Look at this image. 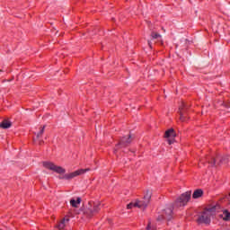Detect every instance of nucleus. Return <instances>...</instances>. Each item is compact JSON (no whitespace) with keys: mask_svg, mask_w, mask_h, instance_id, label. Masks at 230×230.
Returning a JSON list of instances; mask_svg holds the SVG:
<instances>
[{"mask_svg":"<svg viewBox=\"0 0 230 230\" xmlns=\"http://www.w3.org/2000/svg\"><path fill=\"white\" fill-rule=\"evenodd\" d=\"M150 199H152V192L147 190L144 196L143 200H137L136 202H131L127 205L128 209H132L133 208H138L139 209H146L148 204H150Z\"/></svg>","mask_w":230,"mask_h":230,"instance_id":"nucleus-1","label":"nucleus"},{"mask_svg":"<svg viewBox=\"0 0 230 230\" xmlns=\"http://www.w3.org/2000/svg\"><path fill=\"white\" fill-rule=\"evenodd\" d=\"M214 213H215V208L206 209L198 216L196 222L198 224H210L211 217H213Z\"/></svg>","mask_w":230,"mask_h":230,"instance_id":"nucleus-2","label":"nucleus"},{"mask_svg":"<svg viewBox=\"0 0 230 230\" xmlns=\"http://www.w3.org/2000/svg\"><path fill=\"white\" fill-rule=\"evenodd\" d=\"M191 199V191L181 194L175 201L174 208H184Z\"/></svg>","mask_w":230,"mask_h":230,"instance_id":"nucleus-3","label":"nucleus"},{"mask_svg":"<svg viewBox=\"0 0 230 230\" xmlns=\"http://www.w3.org/2000/svg\"><path fill=\"white\" fill-rule=\"evenodd\" d=\"M91 169H79L74 172H70L68 174H65L63 176H60L59 179H65L66 181H69L71 179H75V177H78V175H84L86 172H90Z\"/></svg>","mask_w":230,"mask_h":230,"instance_id":"nucleus-4","label":"nucleus"},{"mask_svg":"<svg viewBox=\"0 0 230 230\" xmlns=\"http://www.w3.org/2000/svg\"><path fill=\"white\" fill-rule=\"evenodd\" d=\"M44 168H47V170H51L52 172H56V173H66V169L55 165V164L51 162H43Z\"/></svg>","mask_w":230,"mask_h":230,"instance_id":"nucleus-5","label":"nucleus"},{"mask_svg":"<svg viewBox=\"0 0 230 230\" xmlns=\"http://www.w3.org/2000/svg\"><path fill=\"white\" fill-rule=\"evenodd\" d=\"M100 206H102L100 203H93V205L89 203L88 209L85 212L87 217H93V215H96V213L100 211Z\"/></svg>","mask_w":230,"mask_h":230,"instance_id":"nucleus-6","label":"nucleus"},{"mask_svg":"<svg viewBox=\"0 0 230 230\" xmlns=\"http://www.w3.org/2000/svg\"><path fill=\"white\" fill-rule=\"evenodd\" d=\"M173 213V208L168 207L165 209H164V212L161 216L158 217L157 220H170L172 218V215Z\"/></svg>","mask_w":230,"mask_h":230,"instance_id":"nucleus-7","label":"nucleus"},{"mask_svg":"<svg viewBox=\"0 0 230 230\" xmlns=\"http://www.w3.org/2000/svg\"><path fill=\"white\" fill-rule=\"evenodd\" d=\"M177 137V134L175 133V130L173 128H171L167 131H165L164 137L168 138L169 145L173 144V138Z\"/></svg>","mask_w":230,"mask_h":230,"instance_id":"nucleus-8","label":"nucleus"},{"mask_svg":"<svg viewBox=\"0 0 230 230\" xmlns=\"http://www.w3.org/2000/svg\"><path fill=\"white\" fill-rule=\"evenodd\" d=\"M132 139H134V135H128V137H123L119 142L121 146H127L132 143Z\"/></svg>","mask_w":230,"mask_h":230,"instance_id":"nucleus-9","label":"nucleus"},{"mask_svg":"<svg viewBox=\"0 0 230 230\" xmlns=\"http://www.w3.org/2000/svg\"><path fill=\"white\" fill-rule=\"evenodd\" d=\"M221 218L225 220V222H229L230 220V212L228 210H224L223 214L220 215Z\"/></svg>","mask_w":230,"mask_h":230,"instance_id":"nucleus-10","label":"nucleus"},{"mask_svg":"<svg viewBox=\"0 0 230 230\" xmlns=\"http://www.w3.org/2000/svg\"><path fill=\"white\" fill-rule=\"evenodd\" d=\"M80 202H82V199L77 198L76 199H71L70 204L72 208H78L80 206Z\"/></svg>","mask_w":230,"mask_h":230,"instance_id":"nucleus-11","label":"nucleus"},{"mask_svg":"<svg viewBox=\"0 0 230 230\" xmlns=\"http://www.w3.org/2000/svg\"><path fill=\"white\" fill-rule=\"evenodd\" d=\"M203 193L204 192L202 191V190H200V189L196 190L192 194V199H200V197H202Z\"/></svg>","mask_w":230,"mask_h":230,"instance_id":"nucleus-12","label":"nucleus"},{"mask_svg":"<svg viewBox=\"0 0 230 230\" xmlns=\"http://www.w3.org/2000/svg\"><path fill=\"white\" fill-rule=\"evenodd\" d=\"M0 127L2 128H10L12 127V122L8 121V120H4L1 124Z\"/></svg>","mask_w":230,"mask_h":230,"instance_id":"nucleus-13","label":"nucleus"},{"mask_svg":"<svg viewBox=\"0 0 230 230\" xmlns=\"http://www.w3.org/2000/svg\"><path fill=\"white\" fill-rule=\"evenodd\" d=\"M180 119L181 121H187L186 114L182 111V107H180Z\"/></svg>","mask_w":230,"mask_h":230,"instance_id":"nucleus-14","label":"nucleus"},{"mask_svg":"<svg viewBox=\"0 0 230 230\" xmlns=\"http://www.w3.org/2000/svg\"><path fill=\"white\" fill-rule=\"evenodd\" d=\"M66 227V219H62L60 223L58 225V229H64Z\"/></svg>","mask_w":230,"mask_h":230,"instance_id":"nucleus-15","label":"nucleus"},{"mask_svg":"<svg viewBox=\"0 0 230 230\" xmlns=\"http://www.w3.org/2000/svg\"><path fill=\"white\" fill-rule=\"evenodd\" d=\"M151 37H152V39H161V34H159L157 32H152Z\"/></svg>","mask_w":230,"mask_h":230,"instance_id":"nucleus-16","label":"nucleus"},{"mask_svg":"<svg viewBox=\"0 0 230 230\" xmlns=\"http://www.w3.org/2000/svg\"><path fill=\"white\" fill-rule=\"evenodd\" d=\"M44 128H46V126H43L40 132L37 134V137H40L42 134H44Z\"/></svg>","mask_w":230,"mask_h":230,"instance_id":"nucleus-17","label":"nucleus"},{"mask_svg":"<svg viewBox=\"0 0 230 230\" xmlns=\"http://www.w3.org/2000/svg\"><path fill=\"white\" fill-rule=\"evenodd\" d=\"M208 163L211 166H217V160L215 158H212Z\"/></svg>","mask_w":230,"mask_h":230,"instance_id":"nucleus-18","label":"nucleus"},{"mask_svg":"<svg viewBox=\"0 0 230 230\" xmlns=\"http://www.w3.org/2000/svg\"><path fill=\"white\" fill-rule=\"evenodd\" d=\"M217 160L218 161H220V163H226V161H227V156H226V157H220V156H218L217 157Z\"/></svg>","mask_w":230,"mask_h":230,"instance_id":"nucleus-19","label":"nucleus"},{"mask_svg":"<svg viewBox=\"0 0 230 230\" xmlns=\"http://www.w3.org/2000/svg\"><path fill=\"white\" fill-rule=\"evenodd\" d=\"M148 45L150 46V48L152 47V41H148Z\"/></svg>","mask_w":230,"mask_h":230,"instance_id":"nucleus-20","label":"nucleus"},{"mask_svg":"<svg viewBox=\"0 0 230 230\" xmlns=\"http://www.w3.org/2000/svg\"><path fill=\"white\" fill-rule=\"evenodd\" d=\"M146 229H147V230L150 229V225H148V226H146Z\"/></svg>","mask_w":230,"mask_h":230,"instance_id":"nucleus-21","label":"nucleus"}]
</instances>
